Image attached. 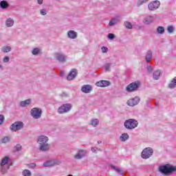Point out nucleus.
I'll list each match as a JSON object with an SVG mask.
<instances>
[{
  "mask_svg": "<svg viewBox=\"0 0 176 176\" xmlns=\"http://www.w3.org/2000/svg\"><path fill=\"white\" fill-rule=\"evenodd\" d=\"M62 97H68L69 94L67 92H63L61 94Z\"/></svg>",
  "mask_w": 176,
  "mask_h": 176,
  "instance_id": "49",
  "label": "nucleus"
},
{
  "mask_svg": "<svg viewBox=\"0 0 176 176\" xmlns=\"http://www.w3.org/2000/svg\"><path fill=\"white\" fill-rule=\"evenodd\" d=\"M9 61H10V58H9V56H4L3 63H9Z\"/></svg>",
  "mask_w": 176,
  "mask_h": 176,
  "instance_id": "43",
  "label": "nucleus"
},
{
  "mask_svg": "<svg viewBox=\"0 0 176 176\" xmlns=\"http://www.w3.org/2000/svg\"><path fill=\"white\" fill-rule=\"evenodd\" d=\"M78 75V70H76V69H72L67 77V80H74V79H75L76 78V76Z\"/></svg>",
  "mask_w": 176,
  "mask_h": 176,
  "instance_id": "13",
  "label": "nucleus"
},
{
  "mask_svg": "<svg viewBox=\"0 0 176 176\" xmlns=\"http://www.w3.org/2000/svg\"><path fill=\"white\" fill-rule=\"evenodd\" d=\"M37 3H38V5H42V3H43V0H37Z\"/></svg>",
  "mask_w": 176,
  "mask_h": 176,
  "instance_id": "50",
  "label": "nucleus"
},
{
  "mask_svg": "<svg viewBox=\"0 0 176 176\" xmlns=\"http://www.w3.org/2000/svg\"><path fill=\"white\" fill-rule=\"evenodd\" d=\"M5 25L8 28H10L14 25V19L12 18H8L5 21Z\"/></svg>",
  "mask_w": 176,
  "mask_h": 176,
  "instance_id": "18",
  "label": "nucleus"
},
{
  "mask_svg": "<svg viewBox=\"0 0 176 176\" xmlns=\"http://www.w3.org/2000/svg\"><path fill=\"white\" fill-rule=\"evenodd\" d=\"M55 164H58V163H57V160H50L43 163L44 167H52L55 166Z\"/></svg>",
  "mask_w": 176,
  "mask_h": 176,
  "instance_id": "17",
  "label": "nucleus"
},
{
  "mask_svg": "<svg viewBox=\"0 0 176 176\" xmlns=\"http://www.w3.org/2000/svg\"><path fill=\"white\" fill-rule=\"evenodd\" d=\"M145 60L146 63H151L152 61V51L148 50L145 55Z\"/></svg>",
  "mask_w": 176,
  "mask_h": 176,
  "instance_id": "20",
  "label": "nucleus"
},
{
  "mask_svg": "<svg viewBox=\"0 0 176 176\" xmlns=\"http://www.w3.org/2000/svg\"><path fill=\"white\" fill-rule=\"evenodd\" d=\"M157 34H160V35H163V34H164V27L158 26L157 28Z\"/></svg>",
  "mask_w": 176,
  "mask_h": 176,
  "instance_id": "33",
  "label": "nucleus"
},
{
  "mask_svg": "<svg viewBox=\"0 0 176 176\" xmlns=\"http://www.w3.org/2000/svg\"><path fill=\"white\" fill-rule=\"evenodd\" d=\"M111 65H112V64H111V63H107V64L104 65L105 70H106V71H109V69L111 68Z\"/></svg>",
  "mask_w": 176,
  "mask_h": 176,
  "instance_id": "44",
  "label": "nucleus"
},
{
  "mask_svg": "<svg viewBox=\"0 0 176 176\" xmlns=\"http://www.w3.org/2000/svg\"><path fill=\"white\" fill-rule=\"evenodd\" d=\"M120 141H122V142H124V141H127L129 140V134L127 133H123L122 135L120 137Z\"/></svg>",
  "mask_w": 176,
  "mask_h": 176,
  "instance_id": "32",
  "label": "nucleus"
},
{
  "mask_svg": "<svg viewBox=\"0 0 176 176\" xmlns=\"http://www.w3.org/2000/svg\"><path fill=\"white\" fill-rule=\"evenodd\" d=\"M87 155V151L80 149L77 151V153L74 155V158L76 159V160H80V159H83L85 156Z\"/></svg>",
  "mask_w": 176,
  "mask_h": 176,
  "instance_id": "12",
  "label": "nucleus"
},
{
  "mask_svg": "<svg viewBox=\"0 0 176 176\" xmlns=\"http://www.w3.org/2000/svg\"><path fill=\"white\" fill-rule=\"evenodd\" d=\"M81 91L85 93V94H89V93H91V91H93V86L90 85H84L81 87Z\"/></svg>",
  "mask_w": 176,
  "mask_h": 176,
  "instance_id": "14",
  "label": "nucleus"
},
{
  "mask_svg": "<svg viewBox=\"0 0 176 176\" xmlns=\"http://www.w3.org/2000/svg\"><path fill=\"white\" fill-rule=\"evenodd\" d=\"M31 104V99H27L24 101H21L20 102V106L22 107V108H24V107H28V105H30Z\"/></svg>",
  "mask_w": 176,
  "mask_h": 176,
  "instance_id": "26",
  "label": "nucleus"
},
{
  "mask_svg": "<svg viewBox=\"0 0 176 176\" xmlns=\"http://www.w3.org/2000/svg\"><path fill=\"white\" fill-rule=\"evenodd\" d=\"M143 28H144V27L143 26H140V25L137 27V30H142Z\"/></svg>",
  "mask_w": 176,
  "mask_h": 176,
  "instance_id": "52",
  "label": "nucleus"
},
{
  "mask_svg": "<svg viewBox=\"0 0 176 176\" xmlns=\"http://www.w3.org/2000/svg\"><path fill=\"white\" fill-rule=\"evenodd\" d=\"M160 8V2L158 0L153 1L150 2L148 5V9L151 12H155Z\"/></svg>",
  "mask_w": 176,
  "mask_h": 176,
  "instance_id": "8",
  "label": "nucleus"
},
{
  "mask_svg": "<svg viewBox=\"0 0 176 176\" xmlns=\"http://www.w3.org/2000/svg\"><path fill=\"white\" fill-rule=\"evenodd\" d=\"M146 2H149V0H138L137 7L140 8V6H142L144 3H146Z\"/></svg>",
  "mask_w": 176,
  "mask_h": 176,
  "instance_id": "36",
  "label": "nucleus"
},
{
  "mask_svg": "<svg viewBox=\"0 0 176 176\" xmlns=\"http://www.w3.org/2000/svg\"><path fill=\"white\" fill-rule=\"evenodd\" d=\"M170 89H174L176 87V76L171 80L170 83L168 85Z\"/></svg>",
  "mask_w": 176,
  "mask_h": 176,
  "instance_id": "30",
  "label": "nucleus"
},
{
  "mask_svg": "<svg viewBox=\"0 0 176 176\" xmlns=\"http://www.w3.org/2000/svg\"><path fill=\"white\" fill-rule=\"evenodd\" d=\"M174 31H175V28L173 25H168L167 27V32H168V34H173Z\"/></svg>",
  "mask_w": 176,
  "mask_h": 176,
  "instance_id": "37",
  "label": "nucleus"
},
{
  "mask_svg": "<svg viewBox=\"0 0 176 176\" xmlns=\"http://www.w3.org/2000/svg\"><path fill=\"white\" fill-rule=\"evenodd\" d=\"M30 113L34 119H41L42 116V109L38 107H34L30 110Z\"/></svg>",
  "mask_w": 176,
  "mask_h": 176,
  "instance_id": "6",
  "label": "nucleus"
},
{
  "mask_svg": "<svg viewBox=\"0 0 176 176\" xmlns=\"http://www.w3.org/2000/svg\"><path fill=\"white\" fill-rule=\"evenodd\" d=\"M111 85V82H109V80H100L96 82V86H97L98 87H108V86Z\"/></svg>",
  "mask_w": 176,
  "mask_h": 176,
  "instance_id": "15",
  "label": "nucleus"
},
{
  "mask_svg": "<svg viewBox=\"0 0 176 176\" xmlns=\"http://www.w3.org/2000/svg\"><path fill=\"white\" fill-rule=\"evenodd\" d=\"M98 144H101V141H98Z\"/></svg>",
  "mask_w": 176,
  "mask_h": 176,
  "instance_id": "53",
  "label": "nucleus"
},
{
  "mask_svg": "<svg viewBox=\"0 0 176 176\" xmlns=\"http://www.w3.org/2000/svg\"><path fill=\"white\" fill-rule=\"evenodd\" d=\"M40 13H41V14H42V16H46V14H47L46 10H45V9L41 10Z\"/></svg>",
  "mask_w": 176,
  "mask_h": 176,
  "instance_id": "46",
  "label": "nucleus"
},
{
  "mask_svg": "<svg viewBox=\"0 0 176 176\" xmlns=\"http://www.w3.org/2000/svg\"><path fill=\"white\" fill-rule=\"evenodd\" d=\"M9 166H1L0 165V173L1 174H6L8 173V170H9Z\"/></svg>",
  "mask_w": 176,
  "mask_h": 176,
  "instance_id": "27",
  "label": "nucleus"
},
{
  "mask_svg": "<svg viewBox=\"0 0 176 176\" xmlns=\"http://www.w3.org/2000/svg\"><path fill=\"white\" fill-rule=\"evenodd\" d=\"M140 97L136 96L128 100L126 104L129 107H135V105H138V104H140Z\"/></svg>",
  "mask_w": 176,
  "mask_h": 176,
  "instance_id": "11",
  "label": "nucleus"
},
{
  "mask_svg": "<svg viewBox=\"0 0 176 176\" xmlns=\"http://www.w3.org/2000/svg\"><path fill=\"white\" fill-rule=\"evenodd\" d=\"M140 85V84L139 81L132 82L126 87V91H128V93H131V91H135V90H138Z\"/></svg>",
  "mask_w": 176,
  "mask_h": 176,
  "instance_id": "9",
  "label": "nucleus"
},
{
  "mask_svg": "<svg viewBox=\"0 0 176 176\" xmlns=\"http://www.w3.org/2000/svg\"><path fill=\"white\" fill-rule=\"evenodd\" d=\"M152 155H153V149L151 147H147L142 151L141 157L142 159H149Z\"/></svg>",
  "mask_w": 176,
  "mask_h": 176,
  "instance_id": "7",
  "label": "nucleus"
},
{
  "mask_svg": "<svg viewBox=\"0 0 176 176\" xmlns=\"http://www.w3.org/2000/svg\"><path fill=\"white\" fill-rule=\"evenodd\" d=\"M28 167L29 168H35V167H36V164L32 162V163H30L28 165Z\"/></svg>",
  "mask_w": 176,
  "mask_h": 176,
  "instance_id": "41",
  "label": "nucleus"
},
{
  "mask_svg": "<svg viewBox=\"0 0 176 176\" xmlns=\"http://www.w3.org/2000/svg\"><path fill=\"white\" fill-rule=\"evenodd\" d=\"M158 171L160 174H162V175H172V174L176 171V166H173L170 164L160 165L158 167Z\"/></svg>",
  "mask_w": 176,
  "mask_h": 176,
  "instance_id": "1",
  "label": "nucleus"
},
{
  "mask_svg": "<svg viewBox=\"0 0 176 176\" xmlns=\"http://www.w3.org/2000/svg\"><path fill=\"white\" fill-rule=\"evenodd\" d=\"M102 52L108 53V47L103 46L101 47Z\"/></svg>",
  "mask_w": 176,
  "mask_h": 176,
  "instance_id": "45",
  "label": "nucleus"
},
{
  "mask_svg": "<svg viewBox=\"0 0 176 176\" xmlns=\"http://www.w3.org/2000/svg\"><path fill=\"white\" fill-rule=\"evenodd\" d=\"M3 69H4L3 65H0V72H1V71H3Z\"/></svg>",
  "mask_w": 176,
  "mask_h": 176,
  "instance_id": "51",
  "label": "nucleus"
},
{
  "mask_svg": "<svg viewBox=\"0 0 176 176\" xmlns=\"http://www.w3.org/2000/svg\"><path fill=\"white\" fill-rule=\"evenodd\" d=\"M49 138L47 136L41 135L38 138L37 142L39 144V149L43 152H46L50 149V144H47Z\"/></svg>",
  "mask_w": 176,
  "mask_h": 176,
  "instance_id": "2",
  "label": "nucleus"
},
{
  "mask_svg": "<svg viewBox=\"0 0 176 176\" xmlns=\"http://www.w3.org/2000/svg\"><path fill=\"white\" fill-rule=\"evenodd\" d=\"M124 126L127 130H134V129L138 127V121L135 119L131 118L125 120Z\"/></svg>",
  "mask_w": 176,
  "mask_h": 176,
  "instance_id": "3",
  "label": "nucleus"
},
{
  "mask_svg": "<svg viewBox=\"0 0 176 176\" xmlns=\"http://www.w3.org/2000/svg\"><path fill=\"white\" fill-rule=\"evenodd\" d=\"M15 149L16 151H17L18 152H19V151H21V145L20 144H16L15 146Z\"/></svg>",
  "mask_w": 176,
  "mask_h": 176,
  "instance_id": "47",
  "label": "nucleus"
},
{
  "mask_svg": "<svg viewBox=\"0 0 176 176\" xmlns=\"http://www.w3.org/2000/svg\"><path fill=\"white\" fill-rule=\"evenodd\" d=\"M118 23H119V20L116 18H113L111 20H110V21L109 23V25L110 27H113V25H116V24H118Z\"/></svg>",
  "mask_w": 176,
  "mask_h": 176,
  "instance_id": "28",
  "label": "nucleus"
},
{
  "mask_svg": "<svg viewBox=\"0 0 176 176\" xmlns=\"http://www.w3.org/2000/svg\"><path fill=\"white\" fill-rule=\"evenodd\" d=\"M107 38L109 39H110L111 41H113V39H115V34H112V33H109L108 35H107Z\"/></svg>",
  "mask_w": 176,
  "mask_h": 176,
  "instance_id": "40",
  "label": "nucleus"
},
{
  "mask_svg": "<svg viewBox=\"0 0 176 176\" xmlns=\"http://www.w3.org/2000/svg\"><path fill=\"white\" fill-rule=\"evenodd\" d=\"M23 129H24V123L21 121L15 122L10 126L11 131L14 132L23 130Z\"/></svg>",
  "mask_w": 176,
  "mask_h": 176,
  "instance_id": "5",
  "label": "nucleus"
},
{
  "mask_svg": "<svg viewBox=\"0 0 176 176\" xmlns=\"http://www.w3.org/2000/svg\"><path fill=\"white\" fill-rule=\"evenodd\" d=\"M124 25L126 28H128V30H131L133 28V25L128 21L124 22Z\"/></svg>",
  "mask_w": 176,
  "mask_h": 176,
  "instance_id": "35",
  "label": "nucleus"
},
{
  "mask_svg": "<svg viewBox=\"0 0 176 176\" xmlns=\"http://www.w3.org/2000/svg\"><path fill=\"white\" fill-rule=\"evenodd\" d=\"M8 163H9V157H5L1 160V162L0 163V166H9L8 165Z\"/></svg>",
  "mask_w": 176,
  "mask_h": 176,
  "instance_id": "29",
  "label": "nucleus"
},
{
  "mask_svg": "<svg viewBox=\"0 0 176 176\" xmlns=\"http://www.w3.org/2000/svg\"><path fill=\"white\" fill-rule=\"evenodd\" d=\"M72 109V104L71 103L63 104L58 108V113L63 114L69 112Z\"/></svg>",
  "mask_w": 176,
  "mask_h": 176,
  "instance_id": "4",
  "label": "nucleus"
},
{
  "mask_svg": "<svg viewBox=\"0 0 176 176\" xmlns=\"http://www.w3.org/2000/svg\"><path fill=\"white\" fill-rule=\"evenodd\" d=\"M2 144H7V142H10V137L6 136L1 139Z\"/></svg>",
  "mask_w": 176,
  "mask_h": 176,
  "instance_id": "38",
  "label": "nucleus"
},
{
  "mask_svg": "<svg viewBox=\"0 0 176 176\" xmlns=\"http://www.w3.org/2000/svg\"><path fill=\"white\" fill-rule=\"evenodd\" d=\"M67 34L69 39H76V38H78V32L74 30L68 31Z\"/></svg>",
  "mask_w": 176,
  "mask_h": 176,
  "instance_id": "19",
  "label": "nucleus"
},
{
  "mask_svg": "<svg viewBox=\"0 0 176 176\" xmlns=\"http://www.w3.org/2000/svg\"><path fill=\"white\" fill-rule=\"evenodd\" d=\"M89 124L90 126H93V127H97L100 124V120L97 118H94L91 120Z\"/></svg>",
  "mask_w": 176,
  "mask_h": 176,
  "instance_id": "24",
  "label": "nucleus"
},
{
  "mask_svg": "<svg viewBox=\"0 0 176 176\" xmlns=\"http://www.w3.org/2000/svg\"><path fill=\"white\" fill-rule=\"evenodd\" d=\"M55 58L59 63H65V61H67V58H68V56L62 52H56L55 54Z\"/></svg>",
  "mask_w": 176,
  "mask_h": 176,
  "instance_id": "10",
  "label": "nucleus"
},
{
  "mask_svg": "<svg viewBox=\"0 0 176 176\" xmlns=\"http://www.w3.org/2000/svg\"><path fill=\"white\" fill-rule=\"evenodd\" d=\"M162 74V72L160 70H155L153 74V78L155 80H159V78H160V75Z\"/></svg>",
  "mask_w": 176,
  "mask_h": 176,
  "instance_id": "23",
  "label": "nucleus"
},
{
  "mask_svg": "<svg viewBox=\"0 0 176 176\" xmlns=\"http://www.w3.org/2000/svg\"><path fill=\"white\" fill-rule=\"evenodd\" d=\"M22 175L23 176H31L32 175V173H31V170L28 169H25L22 171Z\"/></svg>",
  "mask_w": 176,
  "mask_h": 176,
  "instance_id": "34",
  "label": "nucleus"
},
{
  "mask_svg": "<svg viewBox=\"0 0 176 176\" xmlns=\"http://www.w3.org/2000/svg\"><path fill=\"white\" fill-rule=\"evenodd\" d=\"M0 8L3 9V10H6L8 8H9V3L8 1L3 0L0 2Z\"/></svg>",
  "mask_w": 176,
  "mask_h": 176,
  "instance_id": "21",
  "label": "nucleus"
},
{
  "mask_svg": "<svg viewBox=\"0 0 176 176\" xmlns=\"http://www.w3.org/2000/svg\"><path fill=\"white\" fill-rule=\"evenodd\" d=\"M97 151H101V149H99L97 147H92L91 148V151L94 153H96L97 152Z\"/></svg>",
  "mask_w": 176,
  "mask_h": 176,
  "instance_id": "48",
  "label": "nucleus"
},
{
  "mask_svg": "<svg viewBox=\"0 0 176 176\" xmlns=\"http://www.w3.org/2000/svg\"><path fill=\"white\" fill-rule=\"evenodd\" d=\"M155 21V18L152 16H147L143 19V23L146 24V25H149V24H152V23Z\"/></svg>",
  "mask_w": 176,
  "mask_h": 176,
  "instance_id": "16",
  "label": "nucleus"
},
{
  "mask_svg": "<svg viewBox=\"0 0 176 176\" xmlns=\"http://www.w3.org/2000/svg\"><path fill=\"white\" fill-rule=\"evenodd\" d=\"M111 168H112L113 170H115V171H116V173L120 174V175H123V171H122V170H120V168H119L113 165H111Z\"/></svg>",
  "mask_w": 176,
  "mask_h": 176,
  "instance_id": "31",
  "label": "nucleus"
},
{
  "mask_svg": "<svg viewBox=\"0 0 176 176\" xmlns=\"http://www.w3.org/2000/svg\"><path fill=\"white\" fill-rule=\"evenodd\" d=\"M146 69L148 74H152V72H153V68L151 65H147Z\"/></svg>",
  "mask_w": 176,
  "mask_h": 176,
  "instance_id": "39",
  "label": "nucleus"
},
{
  "mask_svg": "<svg viewBox=\"0 0 176 176\" xmlns=\"http://www.w3.org/2000/svg\"><path fill=\"white\" fill-rule=\"evenodd\" d=\"M3 122H5V116L3 115H0V125L3 124Z\"/></svg>",
  "mask_w": 176,
  "mask_h": 176,
  "instance_id": "42",
  "label": "nucleus"
},
{
  "mask_svg": "<svg viewBox=\"0 0 176 176\" xmlns=\"http://www.w3.org/2000/svg\"><path fill=\"white\" fill-rule=\"evenodd\" d=\"M31 53L33 56H39V54H42V50L39 47H36L31 51Z\"/></svg>",
  "mask_w": 176,
  "mask_h": 176,
  "instance_id": "22",
  "label": "nucleus"
},
{
  "mask_svg": "<svg viewBox=\"0 0 176 176\" xmlns=\"http://www.w3.org/2000/svg\"><path fill=\"white\" fill-rule=\"evenodd\" d=\"M1 50L3 53H9L10 52H12V47L5 45L1 47Z\"/></svg>",
  "mask_w": 176,
  "mask_h": 176,
  "instance_id": "25",
  "label": "nucleus"
}]
</instances>
